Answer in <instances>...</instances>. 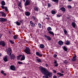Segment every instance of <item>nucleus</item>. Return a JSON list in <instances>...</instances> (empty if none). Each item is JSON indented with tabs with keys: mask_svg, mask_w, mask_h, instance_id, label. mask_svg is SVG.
<instances>
[{
	"mask_svg": "<svg viewBox=\"0 0 78 78\" xmlns=\"http://www.w3.org/2000/svg\"><path fill=\"white\" fill-rule=\"evenodd\" d=\"M40 70L41 71V72L44 74V75H48L49 77L52 76V73L49 72L47 69H44V68H42V67H40L39 68Z\"/></svg>",
	"mask_w": 78,
	"mask_h": 78,
	"instance_id": "nucleus-1",
	"label": "nucleus"
},
{
	"mask_svg": "<svg viewBox=\"0 0 78 78\" xmlns=\"http://www.w3.org/2000/svg\"><path fill=\"white\" fill-rule=\"evenodd\" d=\"M24 51L27 54H30V49L28 47H27L26 48Z\"/></svg>",
	"mask_w": 78,
	"mask_h": 78,
	"instance_id": "nucleus-2",
	"label": "nucleus"
},
{
	"mask_svg": "<svg viewBox=\"0 0 78 78\" xmlns=\"http://www.w3.org/2000/svg\"><path fill=\"white\" fill-rule=\"evenodd\" d=\"M7 52L8 55H11V53H12V51H11V48H8Z\"/></svg>",
	"mask_w": 78,
	"mask_h": 78,
	"instance_id": "nucleus-3",
	"label": "nucleus"
},
{
	"mask_svg": "<svg viewBox=\"0 0 78 78\" xmlns=\"http://www.w3.org/2000/svg\"><path fill=\"white\" fill-rule=\"evenodd\" d=\"M0 45H2L3 47H5V45H6V44L5 41H0Z\"/></svg>",
	"mask_w": 78,
	"mask_h": 78,
	"instance_id": "nucleus-4",
	"label": "nucleus"
},
{
	"mask_svg": "<svg viewBox=\"0 0 78 78\" xmlns=\"http://www.w3.org/2000/svg\"><path fill=\"white\" fill-rule=\"evenodd\" d=\"M30 1L29 0H26L25 3V5L28 6L29 5H30Z\"/></svg>",
	"mask_w": 78,
	"mask_h": 78,
	"instance_id": "nucleus-5",
	"label": "nucleus"
},
{
	"mask_svg": "<svg viewBox=\"0 0 78 78\" xmlns=\"http://www.w3.org/2000/svg\"><path fill=\"white\" fill-rule=\"evenodd\" d=\"M16 56H15V55L12 54V55L11 56V57L10 58V59L12 60V59H13V60H14V59L16 58Z\"/></svg>",
	"mask_w": 78,
	"mask_h": 78,
	"instance_id": "nucleus-6",
	"label": "nucleus"
},
{
	"mask_svg": "<svg viewBox=\"0 0 78 78\" xmlns=\"http://www.w3.org/2000/svg\"><path fill=\"white\" fill-rule=\"evenodd\" d=\"M7 20H6V19L2 18H0V22H6Z\"/></svg>",
	"mask_w": 78,
	"mask_h": 78,
	"instance_id": "nucleus-7",
	"label": "nucleus"
},
{
	"mask_svg": "<svg viewBox=\"0 0 78 78\" xmlns=\"http://www.w3.org/2000/svg\"><path fill=\"white\" fill-rule=\"evenodd\" d=\"M10 69L12 70H15V66L14 65H11L10 66Z\"/></svg>",
	"mask_w": 78,
	"mask_h": 78,
	"instance_id": "nucleus-8",
	"label": "nucleus"
},
{
	"mask_svg": "<svg viewBox=\"0 0 78 78\" xmlns=\"http://www.w3.org/2000/svg\"><path fill=\"white\" fill-rule=\"evenodd\" d=\"M44 36L45 37H46L48 41L51 40V37L49 36H47V35H44Z\"/></svg>",
	"mask_w": 78,
	"mask_h": 78,
	"instance_id": "nucleus-9",
	"label": "nucleus"
},
{
	"mask_svg": "<svg viewBox=\"0 0 78 78\" xmlns=\"http://www.w3.org/2000/svg\"><path fill=\"white\" fill-rule=\"evenodd\" d=\"M36 55L38 56H39L40 57L42 56V54H40L39 52H36Z\"/></svg>",
	"mask_w": 78,
	"mask_h": 78,
	"instance_id": "nucleus-10",
	"label": "nucleus"
},
{
	"mask_svg": "<svg viewBox=\"0 0 78 78\" xmlns=\"http://www.w3.org/2000/svg\"><path fill=\"white\" fill-rule=\"evenodd\" d=\"M1 7H2V9H5V11L6 12H7V11H8V8H7L6 7L2 6Z\"/></svg>",
	"mask_w": 78,
	"mask_h": 78,
	"instance_id": "nucleus-11",
	"label": "nucleus"
},
{
	"mask_svg": "<svg viewBox=\"0 0 78 78\" xmlns=\"http://www.w3.org/2000/svg\"><path fill=\"white\" fill-rule=\"evenodd\" d=\"M34 11H36V12H37V11H39V7L36 6L34 8Z\"/></svg>",
	"mask_w": 78,
	"mask_h": 78,
	"instance_id": "nucleus-12",
	"label": "nucleus"
},
{
	"mask_svg": "<svg viewBox=\"0 0 78 78\" xmlns=\"http://www.w3.org/2000/svg\"><path fill=\"white\" fill-rule=\"evenodd\" d=\"M0 13L2 15V16H3L4 17H6V14H5L3 12H0Z\"/></svg>",
	"mask_w": 78,
	"mask_h": 78,
	"instance_id": "nucleus-13",
	"label": "nucleus"
},
{
	"mask_svg": "<svg viewBox=\"0 0 78 78\" xmlns=\"http://www.w3.org/2000/svg\"><path fill=\"white\" fill-rule=\"evenodd\" d=\"M36 59L37 60V62H41V59L38 58L37 57H36Z\"/></svg>",
	"mask_w": 78,
	"mask_h": 78,
	"instance_id": "nucleus-14",
	"label": "nucleus"
},
{
	"mask_svg": "<svg viewBox=\"0 0 78 78\" xmlns=\"http://www.w3.org/2000/svg\"><path fill=\"white\" fill-rule=\"evenodd\" d=\"M65 44L66 45H68L70 44V42L69 41L67 40V41H66Z\"/></svg>",
	"mask_w": 78,
	"mask_h": 78,
	"instance_id": "nucleus-15",
	"label": "nucleus"
},
{
	"mask_svg": "<svg viewBox=\"0 0 78 78\" xmlns=\"http://www.w3.org/2000/svg\"><path fill=\"white\" fill-rule=\"evenodd\" d=\"M25 15L27 16H30V13L29 12H25Z\"/></svg>",
	"mask_w": 78,
	"mask_h": 78,
	"instance_id": "nucleus-16",
	"label": "nucleus"
},
{
	"mask_svg": "<svg viewBox=\"0 0 78 78\" xmlns=\"http://www.w3.org/2000/svg\"><path fill=\"white\" fill-rule=\"evenodd\" d=\"M58 44L59 45H63L64 44V43H63V42L62 41H59L58 42Z\"/></svg>",
	"mask_w": 78,
	"mask_h": 78,
	"instance_id": "nucleus-17",
	"label": "nucleus"
},
{
	"mask_svg": "<svg viewBox=\"0 0 78 78\" xmlns=\"http://www.w3.org/2000/svg\"><path fill=\"white\" fill-rule=\"evenodd\" d=\"M3 60L4 61H5V62H6L8 61V58L7 57L5 56Z\"/></svg>",
	"mask_w": 78,
	"mask_h": 78,
	"instance_id": "nucleus-18",
	"label": "nucleus"
},
{
	"mask_svg": "<svg viewBox=\"0 0 78 78\" xmlns=\"http://www.w3.org/2000/svg\"><path fill=\"white\" fill-rule=\"evenodd\" d=\"M60 10H61V11H62L64 12H65V11H66V9H65V8L64 7H62L61 8Z\"/></svg>",
	"mask_w": 78,
	"mask_h": 78,
	"instance_id": "nucleus-19",
	"label": "nucleus"
},
{
	"mask_svg": "<svg viewBox=\"0 0 78 78\" xmlns=\"http://www.w3.org/2000/svg\"><path fill=\"white\" fill-rule=\"evenodd\" d=\"M72 26H73V28H75V27H76V23H75L73 22L72 23Z\"/></svg>",
	"mask_w": 78,
	"mask_h": 78,
	"instance_id": "nucleus-20",
	"label": "nucleus"
},
{
	"mask_svg": "<svg viewBox=\"0 0 78 78\" xmlns=\"http://www.w3.org/2000/svg\"><path fill=\"white\" fill-rule=\"evenodd\" d=\"M1 4L2 6H5V2L4 1H2L1 2Z\"/></svg>",
	"mask_w": 78,
	"mask_h": 78,
	"instance_id": "nucleus-21",
	"label": "nucleus"
},
{
	"mask_svg": "<svg viewBox=\"0 0 78 78\" xmlns=\"http://www.w3.org/2000/svg\"><path fill=\"white\" fill-rule=\"evenodd\" d=\"M25 56L23 55L21 59V61H23V60H25Z\"/></svg>",
	"mask_w": 78,
	"mask_h": 78,
	"instance_id": "nucleus-22",
	"label": "nucleus"
},
{
	"mask_svg": "<svg viewBox=\"0 0 78 78\" xmlns=\"http://www.w3.org/2000/svg\"><path fill=\"white\" fill-rule=\"evenodd\" d=\"M57 75H59L60 76H63V75H64V74H62L61 73H57Z\"/></svg>",
	"mask_w": 78,
	"mask_h": 78,
	"instance_id": "nucleus-23",
	"label": "nucleus"
},
{
	"mask_svg": "<svg viewBox=\"0 0 78 78\" xmlns=\"http://www.w3.org/2000/svg\"><path fill=\"white\" fill-rule=\"evenodd\" d=\"M40 47L41 48H44V47H45V46H44V44H41L40 45Z\"/></svg>",
	"mask_w": 78,
	"mask_h": 78,
	"instance_id": "nucleus-24",
	"label": "nucleus"
},
{
	"mask_svg": "<svg viewBox=\"0 0 78 78\" xmlns=\"http://www.w3.org/2000/svg\"><path fill=\"white\" fill-rule=\"evenodd\" d=\"M63 48L65 51H67V48L66 46H64L63 47Z\"/></svg>",
	"mask_w": 78,
	"mask_h": 78,
	"instance_id": "nucleus-25",
	"label": "nucleus"
},
{
	"mask_svg": "<svg viewBox=\"0 0 78 78\" xmlns=\"http://www.w3.org/2000/svg\"><path fill=\"white\" fill-rule=\"evenodd\" d=\"M49 33V34H51L52 35L54 36V33H53V32L52 31H49L48 32Z\"/></svg>",
	"mask_w": 78,
	"mask_h": 78,
	"instance_id": "nucleus-26",
	"label": "nucleus"
},
{
	"mask_svg": "<svg viewBox=\"0 0 78 78\" xmlns=\"http://www.w3.org/2000/svg\"><path fill=\"white\" fill-rule=\"evenodd\" d=\"M52 2H54L55 3H58V2H59L58 0H52Z\"/></svg>",
	"mask_w": 78,
	"mask_h": 78,
	"instance_id": "nucleus-27",
	"label": "nucleus"
},
{
	"mask_svg": "<svg viewBox=\"0 0 78 78\" xmlns=\"http://www.w3.org/2000/svg\"><path fill=\"white\" fill-rule=\"evenodd\" d=\"M48 31H51L52 30V29L51 28V27H49L47 28Z\"/></svg>",
	"mask_w": 78,
	"mask_h": 78,
	"instance_id": "nucleus-28",
	"label": "nucleus"
},
{
	"mask_svg": "<svg viewBox=\"0 0 78 78\" xmlns=\"http://www.w3.org/2000/svg\"><path fill=\"white\" fill-rule=\"evenodd\" d=\"M16 24L18 25V26H19L20 25V23H19V22L18 21H16Z\"/></svg>",
	"mask_w": 78,
	"mask_h": 78,
	"instance_id": "nucleus-29",
	"label": "nucleus"
},
{
	"mask_svg": "<svg viewBox=\"0 0 78 78\" xmlns=\"http://www.w3.org/2000/svg\"><path fill=\"white\" fill-rule=\"evenodd\" d=\"M22 56V55H19L16 57V59L17 60H19L20 59V57Z\"/></svg>",
	"mask_w": 78,
	"mask_h": 78,
	"instance_id": "nucleus-30",
	"label": "nucleus"
},
{
	"mask_svg": "<svg viewBox=\"0 0 78 78\" xmlns=\"http://www.w3.org/2000/svg\"><path fill=\"white\" fill-rule=\"evenodd\" d=\"M43 78H48V75H46L45 76H43Z\"/></svg>",
	"mask_w": 78,
	"mask_h": 78,
	"instance_id": "nucleus-31",
	"label": "nucleus"
},
{
	"mask_svg": "<svg viewBox=\"0 0 78 78\" xmlns=\"http://www.w3.org/2000/svg\"><path fill=\"white\" fill-rule=\"evenodd\" d=\"M64 63V64H68V62H67V60H65L64 62H63Z\"/></svg>",
	"mask_w": 78,
	"mask_h": 78,
	"instance_id": "nucleus-32",
	"label": "nucleus"
},
{
	"mask_svg": "<svg viewBox=\"0 0 78 78\" xmlns=\"http://www.w3.org/2000/svg\"><path fill=\"white\" fill-rule=\"evenodd\" d=\"M38 26L39 27V28H41V27H42V24H41V23H39L38 24Z\"/></svg>",
	"mask_w": 78,
	"mask_h": 78,
	"instance_id": "nucleus-33",
	"label": "nucleus"
},
{
	"mask_svg": "<svg viewBox=\"0 0 78 78\" xmlns=\"http://www.w3.org/2000/svg\"><path fill=\"white\" fill-rule=\"evenodd\" d=\"M64 32L65 34H67V30H66L65 29H64Z\"/></svg>",
	"mask_w": 78,
	"mask_h": 78,
	"instance_id": "nucleus-34",
	"label": "nucleus"
},
{
	"mask_svg": "<svg viewBox=\"0 0 78 78\" xmlns=\"http://www.w3.org/2000/svg\"><path fill=\"white\" fill-rule=\"evenodd\" d=\"M9 41L10 42V43H11V44H14V41H13L12 40H9Z\"/></svg>",
	"mask_w": 78,
	"mask_h": 78,
	"instance_id": "nucleus-35",
	"label": "nucleus"
},
{
	"mask_svg": "<svg viewBox=\"0 0 78 78\" xmlns=\"http://www.w3.org/2000/svg\"><path fill=\"white\" fill-rule=\"evenodd\" d=\"M13 38L14 39H17V36H16V35H14L13 36Z\"/></svg>",
	"mask_w": 78,
	"mask_h": 78,
	"instance_id": "nucleus-36",
	"label": "nucleus"
},
{
	"mask_svg": "<svg viewBox=\"0 0 78 78\" xmlns=\"http://www.w3.org/2000/svg\"><path fill=\"white\" fill-rule=\"evenodd\" d=\"M51 12L52 14H55V11H52Z\"/></svg>",
	"mask_w": 78,
	"mask_h": 78,
	"instance_id": "nucleus-37",
	"label": "nucleus"
},
{
	"mask_svg": "<svg viewBox=\"0 0 78 78\" xmlns=\"http://www.w3.org/2000/svg\"><path fill=\"white\" fill-rule=\"evenodd\" d=\"M31 26L32 27H36V26H35V24H34V23H32Z\"/></svg>",
	"mask_w": 78,
	"mask_h": 78,
	"instance_id": "nucleus-38",
	"label": "nucleus"
},
{
	"mask_svg": "<svg viewBox=\"0 0 78 78\" xmlns=\"http://www.w3.org/2000/svg\"><path fill=\"white\" fill-rule=\"evenodd\" d=\"M32 19H34V20L35 21L37 18H35V17H34V16H33L32 17Z\"/></svg>",
	"mask_w": 78,
	"mask_h": 78,
	"instance_id": "nucleus-39",
	"label": "nucleus"
},
{
	"mask_svg": "<svg viewBox=\"0 0 78 78\" xmlns=\"http://www.w3.org/2000/svg\"><path fill=\"white\" fill-rule=\"evenodd\" d=\"M18 6H21V2H19L18 5Z\"/></svg>",
	"mask_w": 78,
	"mask_h": 78,
	"instance_id": "nucleus-40",
	"label": "nucleus"
},
{
	"mask_svg": "<svg viewBox=\"0 0 78 78\" xmlns=\"http://www.w3.org/2000/svg\"><path fill=\"white\" fill-rule=\"evenodd\" d=\"M1 73L2 74H3L4 73H5V71H3V70H2L1 72Z\"/></svg>",
	"mask_w": 78,
	"mask_h": 78,
	"instance_id": "nucleus-41",
	"label": "nucleus"
},
{
	"mask_svg": "<svg viewBox=\"0 0 78 78\" xmlns=\"http://www.w3.org/2000/svg\"><path fill=\"white\" fill-rule=\"evenodd\" d=\"M68 8L69 9H70L72 8V7L71 6V5H68Z\"/></svg>",
	"mask_w": 78,
	"mask_h": 78,
	"instance_id": "nucleus-42",
	"label": "nucleus"
},
{
	"mask_svg": "<svg viewBox=\"0 0 78 78\" xmlns=\"http://www.w3.org/2000/svg\"><path fill=\"white\" fill-rule=\"evenodd\" d=\"M48 7H50V6H51V5L50 3H48Z\"/></svg>",
	"mask_w": 78,
	"mask_h": 78,
	"instance_id": "nucleus-43",
	"label": "nucleus"
},
{
	"mask_svg": "<svg viewBox=\"0 0 78 78\" xmlns=\"http://www.w3.org/2000/svg\"><path fill=\"white\" fill-rule=\"evenodd\" d=\"M55 66L58 67V63H55Z\"/></svg>",
	"mask_w": 78,
	"mask_h": 78,
	"instance_id": "nucleus-44",
	"label": "nucleus"
},
{
	"mask_svg": "<svg viewBox=\"0 0 78 78\" xmlns=\"http://www.w3.org/2000/svg\"><path fill=\"white\" fill-rule=\"evenodd\" d=\"M18 63L19 64H22V62H18Z\"/></svg>",
	"mask_w": 78,
	"mask_h": 78,
	"instance_id": "nucleus-45",
	"label": "nucleus"
},
{
	"mask_svg": "<svg viewBox=\"0 0 78 78\" xmlns=\"http://www.w3.org/2000/svg\"><path fill=\"white\" fill-rule=\"evenodd\" d=\"M34 21H35V22H36V23H37V22L38 21V20H37V18Z\"/></svg>",
	"mask_w": 78,
	"mask_h": 78,
	"instance_id": "nucleus-46",
	"label": "nucleus"
},
{
	"mask_svg": "<svg viewBox=\"0 0 78 78\" xmlns=\"http://www.w3.org/2000/svg\"><path fill=\"white\" fill-rule=\"evenodd\" d=\"M56 56H57V55H56V54H54V58H56Z\"/></svg>",
	"mask_w": 78,
	"mask_h": 78,
	"instance_id": "nucleus-47",
	"label": "nucleus"
},
{
	"mask_svg": "<svg viewBox=\"0 0 78 78\" xmlns=\"http://www.w3.org/2000/svg\"><path fill=\"white\" fill-rule=\"evenodd\" d=\"M33 22L32 21H30V23L31 26L33 24Z\"/></svg>",
	"mask_w": 78,
	"mask_h": 78,
	"instance_id": "nucleus-48",
	"label": "nucleus"
},
{
	"mask_svg": "<svg viewBox=\"0 0 78 78\" xmlns=\"http://www.w3.org/2000/svg\"><path fill=\"white\" fill-rule=\"evenodd\" d=\"M54 64H56L58 63H57V61H56V60H55L54 61Z\"/></svg>",
	"mask_w": 78,
	"mask_h": 78,
	"instance_id": "nucleus-49",
	"label": "nucleus"
},
{
	"mask_svg": "<svg viewBox=\"0 0 78 78\" xmlns=\"http://www.w3.org/2000/svg\"><path fill=\"white\" fill-rule=\"evenodd\" d=\"M74 55L75 56L74 57H73V58L74 59H75V58L76 57V55L75 54H74Z\"/></svg>",
	"mask_w": 78,
	"mask_h": 78,
	"instance_id": "nucleus-50",
	"label": "nucleus"
},
{
	"mask_svg": "<svg viewBox=\"0 0 78 78\" xmlns=\"http://www.w3.org/2000/svg\"><path fill=\"white\" fill-rule=\"evenodd\" d=\"M68 16L69 17H66V18L67 19H70V16Z\"/></svg>",
	"mask_w": 78,
	"mask_h": 78,
	"instance_id": "nucleus-51",
	"label": "nucleus"
},
{
	"mask_svg": "<svg viewBox=\"0 0 78 78\" xmlns=\"http://www.w3.org/2000/svg\"><path fill=\"white\" fill-rule=\"evenodd\" d=\"M53 78H57V76H53Z\"/></svg>",
	"mask_w": 78,
	"mask_h": 78,
	"instance_id": "nucleus-52",
	"label": "nucleus"
},
{
	"mask_svg": "<svg viewBox=\"0 0 78 78\" xmlns=\"http://www.w3.org/2000/svg\"><path fill=\"white\" fill-rule=\"evenodd\" d=\"M60 16H61V15H57V17H60Z\"/></svg>",
	"mask_w": 78,
	"mask_h": 78,
	"instance_id": "nucleus-53",
	"label": "nucleus"
},
{
	"mask_svg": "<svg viewBox=\"0 0 78 78\" xmlns=\"http://www.w3.org/2000/svg\"><path fill=\"white\" fill-rule=\"evenodd\" d=\"M76 60V59L75 58H73L72 59V60L73 61H75Z\"/></svg>",
	"mask_w": 78,
	"mask_h": 78,
	"instance_id": "nucleus-54",
	"label": "nucleus"
},
{
	"mask_svg": "<svg viewBox=\"0 0 78 78\" xmlns=\"http://www.w3.org/2000/svg\"><path fill=\"white\" fill-rule=\"evenodd\" d=\"M2 34L0 35V39L2 38Z\"/></svg>",
	"mask_w": 78,
	"mask_h": 78,
	"instance_id": "nucleus-55",
	"label": "nucleus"
},
{
	"mask_svg": "<svg viewBox=\"0 0 78 78\" xmlns=\"http://www.w3.org/2000/svg\"><path fill=\"white\" fill-rule=\"evenodd\" d=\"M3 75H4V76H6V74L5 73H3Z\"/></svg>",
	"mask_w": 78,
	"mask_h": 78,
	"instance_id": "nucleus-56",
	"label": "nucleus"
},
{
	"mask_svg": "<svg viewBox=\"0 0 78 78\" xmlns=\"http://www.w3.org/2000/svg\"><path fill=\"white\" fill-rule=\"evenodd\" d=\"M53 72L54 73H56V70H54L53 71Z\"/></svg>",
	"mask_w": 78,
	"mask_h": 78,
	"instance_id": "nucleus-57",
	"label": "nucleus"
},
{
	"mask_svg": "<svg viewBox=\"0 0 78 78\" xmlns=\"http://www.w3.org/2000/svg\"><path fill=\"white\" fill-rule=\"evenodd\" d=\"M46 19H47L48 20H49V19H50V18L48 17V18H46Z\"/></svg>",
	"mask_w": 78,
	"mask_h": 78,
	"instance_id": "nucleus-58",
	"label": "nucleus"
},
{
	"mask_svg": "<svg viewBox=\"0 0 78 78\" xmlns=\"http://www.w3.org/2000/svg\"><path fill=\"white\" fill-rule=\"evenodd\" d=\"M19 23H20V24H21V23H22V20L20 21Z\"/></svg>",
	"mask_w": 78,
	"mask_h": 78,
	"instance_id": "nucleus-59",
	"label": "nucleus"
},
{
	"mask_svg": "<svg viewBox=\"0 0 78 78\" xmlns=\"http://www.w3.org/2000/svg\"><path fill=\"white\" fill-rule=\"evenodd\" d=\"M45 65H46V67H48V65L47 64H46Z\"/></svg>",
	"mask_w": 78,
	"mask_h": 78,
	"instance_id": "nucleus-60",
	"label": "nucleus"
},
{
	"mask_svg": "<svg viewBox=\"0 0 78 78\" xmlns=\"http://www.w3.org/2000/svg\"><path fill=\"white\" fill-rule=\"evenodd\" d=\"M68 2H71L72 1V0H68Z\"/></svg>",
	"mask_w": 78,
	"mask_h": 78,
	"instance_id": "nucleus-61",
	"label": "nucleus"
},
{
	"mask_svg": "<svg viewBox=\"0 0 78 78\" xmlns=\"http://www.w3.org/2000/svg\"><path fill=\"white\" fill-rule=\"evenodd\" d=\"M18 8H19V10H20V11H22V10H21L20 9V8L18 7Z\"/></svg>",
	"mask_w": 78,
	"mask_h": 78,
	"instance_id": "nucleus-62",
	"label": "nucleus"
},
{
	"mask_svg": "<svg viewBox=\"0 0 78 78\" xmlns=\"http://www.w3.org/2000/svg\"><path fill=\"white\" fill-rule=\"evenodd\" d=\"M2 56V54L0 53V56Z\"/></svg>",
	"mask_w": 78,
	"mask_h": 78,
	"instance_id": "nucleus-63",
	"label": "nucleus"
},
{
	"mask_svg": "<svg viewBox=\"0 0 78 78\" xmlns=\"http://www.w3.org/2000/svg\"><path fill=\"white\" fill-rule=\"evenodd\" d=\"M20 8H22V6H20Z\"/></svg>",
	"mask_w": 78,
	"mask_h": 78,
	"instance_id": "nucleus-64",
	"label": "nucleus"
}]
</instances>
